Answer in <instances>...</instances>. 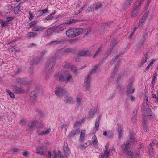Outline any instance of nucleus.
I'll use <instances>...</instances> for the list:
<instances>
[{
	"label": "nucleus",
	"mask_w": 158,
	"mask_h": 158,
	"mask_svg": "<svg viewBox=\"0 0 158 158\" xmlns=\"http://www.w3.org/2000/svg\"><path fill=\"white\" fill-rule=\"evenodd\" d=\"M102 47H100L98 49V50L94 55L93 56V58H95L98 54L102 52Z\"/></svg>",
	"instance_id": "36"
},
{
	"label": "nucleus",
	"mask_w": 158,
	"mask_h": 158,
	"mask_svg": "<svg viewBox=\"0 0 158 158\" xmlns=\"http://www.w3.org/2000/svg\"><path fill=\"white\" fill-rule=\"evenodd\" d=\"M21 4L22 2H21L15 7L14 12L15 14H18V12L20 9Z\"/></svg>",
	"instance_id": "32"
},
{
	"label": "nucleus",
	"mask_w": 158,
	"mask_h": 158,
	"mask_svg": "<svg viewBox=\"0 0 158 158\" xmlns=\"http://www.w3.org/2000/svg\"><path fill=\"white\" fill-rule=\"evenodd\" d=\"M16 80L17 83H19L21 85L22 84L25 85L30 84L29 82L26 81V80L24 79L19 78L17 79Z\"/></svg>",
	"instance_id": "18"
},
{
	"label": "nucleus",
	"mask_w": 158,
	"mask_h": 158,
	"mask_svg": "<svg viewBox=\"0 0 158 158\" xmlns=\"http://www.w3.org/2000/svg\"><path fill=\"white\" fill-rule=\"evenodd\" d=\"M97 112V110L95 109H91L89 112V118H93L94 117Z\"/></svg>",
	"instance_id": "25"
},
{
	"label": "nucleus",
	"mask_w": 158,
	"mask_h": 158,
	"mask_svg": "<svg viewBox=\"0 0 158 158\" xmlns=\"http://www.w3.org/2000/svg\"><path fill=\"white\" fill-rule=\"evenodd\" d=\"M43 14L41 10L38 11L36 13L37 16L40 17Z\"/></svg>",
	"instance_id": "54"
},
{
	"label": "nucleus",
	"mask_w": 158,
	"mask_h": 158,
	"mask_svg": "<svg viewBox=\"0 0 158 158\" xmlns=\"http://www.w3.org/2000/svg\"><path fill=\"white\" fill-rule=\"evenodd\" d=\"M99 156L100 157V158H106V156H105V154L104 153H100Z\"/></svg>",
	"instance_id": "56"
},
{
	"label": "nucleus",
	"mask_w": 158,
	"mask_h": 158,
	"mask_svg": "<svg viewBox=\"0 0 158 158\" xmlns=\"http://www.w3.org/2000/svg\"><path fill=\"white\" fill-rule=\"evenodd\" d=\"M113 136V134L111 131H109L107 132V134L106 137L107 138H110Z\"/></svg>",
	"instance_id": "46"
},
{
	"label": "nucleus",
	"mask_w": 158,
	"mask_h": 158,
	"mask_svg": "<svg viewBox=\"0 0 158 158\" xmlns=\"http://www.w3.org/2000/svg\"><path fill=\"white\" fill-rule=\"evenodd\" d=\"M133 0H127L125 3L123 4V7L124 9L128 8L130 5L131 4Z\"/></svg>",
	"instance_id": "24"
},
{
	"label": "nucleus",
	"mask_w": 158,
	"mask_h": 158,
	"mask_svg": "<svg viewBox=\"0 0 158 158\" xmlns=\"http://www.w3.org/2000/svg\"><path fill=\"white\" fill-rule=\"evenodd\" d=\"M0 23L1 24V26L2 27L8 26V23L7 21L6 22H4L1 19H0Z\"/></svg>",
	"instance_id": "37"
},
{
	"label": "nucleus",
	"mask_w": 158,
	"mask_h": 158,
	"mask_svg": "<svg viewBox=\"0 0 158 158\" xmlns=\"http://www.w3.org/2000/svg\"><path fill=\"white\" fill-rule=\"evenodd\" d=\"M123 52H121V53H120L118 55H117L115 56L114 57V58L112 60L113 61H114L117 60V59L119 56H120L121 55H123Z\"/></svg>",
	"instance_id": "44"
},
{
	"label": "nucleus",
	"mask_w": 158,
	"mask_h": 158,
	"mask_svg": "<svg viewBox=\"0 0 158 158\" xmlns=\"http://www.w3.org/2000/svg\"><path fill=\"white\" fill-rule=\"evenodd\" d=\"M148 17V14L145 13L139 21L140 23L138 25V27H142L143 26L144 23H145L146 20L147 19Z\"/></svg>",
	"instance_id": "10"
},
{
	"label": "nucleus",
	"mask_w": 158,
	"mask_h": 158,
	"mask_svg": "<svg viewBox=\"0 0 158 158\" xmlns=\"http://www.w3.org/2000/svg\"><path fill=\"white\" fill-rule=\"evenodd\" d=\"M41 10L42 14H43L45 13H46L48 12V8H46V9H44L42 10Z\"/></svg>",
	"instance_id": "61"
},
{
	"label": "nucleus",
	"mask_w": 158,
	"mask_h": 158,
	"mask_svg": "<svg viewBox=\"0 0 158 158\" xmlns=\"http://www.w3.org/2000/svg\"><path fill=\"white\" fill-rule=\"evenodd\" d=\"M80 131V129L79 128H76L75 129H73L68 135V137L70 139H71L72 137L79 134Z\"/></svg>",
	"instance_id": "8"
},
{
	"label": "nucleus",
	"mask_w": 158,
	"mask_h": 158,
	"mask_svg": "<svg viewBox=\"0 0 158 158\" xmlns=\"http://www.w3.org/2000/svg\"><path fill=\"white\" fill-rule=\"evenodd\" d=\"M71 65H70L68 63H67L66 62H65L63 65L64 67L66 68H68L70 69L71 66Z\"/></svg>",
	"instance_id": "49"
},
{
	"label": "nucleus",
	"mask_w": 158,
	"mask_h": 158,
	"mask_svg": "<svg viewBox=\"0 0 158 158\" xmlns=\"http://www.w3.org/2000/svg\"><path fill=\"white\" fill-rule=\"evenodd\" d=\"M76 101L77 102V105L78 107L79 106L81 105L83 102L82 98L81 97H77L76 99Z\"/></svg>",
	"instance_id": "28"
},
{
	"label": "nucleus",
	"mask_w": 158,
	"mask_h": 158,
	"mask_svg": "<svg viewBox=\"0 0 158 158\" xmlns=\"http://www.w3.org/2000/svg\"><path fill=\"white\" fill-rule=\"evenodd\" d=\"M70 69V70L72 71L74 73H77V70L76 69V67L75 66L71 65Z\"/></svg>",
	"instance_id": "38"
},
{
	"label": "nucleus",
	"mask_w": 158,
	"mask_h": 158,
	"mask_svg": "<svg viewBox=\"0 0 158 158\" xmlns=\"http://www.w3.org/2000/svg\"><path fill=\"white\" fill-rule=\"evenodd\" d=\"M148 52H143V55L142 58L141 65H143L146 61L148 58Z\"/></svg>",
	"instance_id": "20"
},
{
	"label": "nucleus",
	"mask_w": 158,
	"mask_h": 158,
	"mask_svg": "<svg viewBox=\"0 0 158 158\" xmlns=\"http://www.w3.org/2000/svg\"><path fill=\"white\" fill-rule=\"evenodd\" d=\"M105 154L106 158H108L109 156L110 151L108 150H105L104 153Z\"/></svg>",
	"instance_id": "43"
},
{
	"label": "nucleus",
	"mask_w": 158,
	"mask_h": 158,
	"mask_svg": "<svg viewBox=\"0 0 158 158\" xmlns=\"http://www.w3.org/2000/svg\"><path fill=\"white\" fill-rule=\"evenodd\" d=\"M55 94L58 96L64 95L66 93V89L60 86H58L55 88Z\"/></svg>",
	"instance_id": "6"
},
{
	"label": "nucleus",
	"mask_w": 158,
	"mask_h": 158,
	"mask_svg": "<svg viewBox=\"0 0 158 158\" xmlns=\"http://www.w3.org/2000/svg\"><path fill=\"white\" fill-rule=\"evenodd\" d=\"M47 51L46 50H44L42 51V52H40V54L41 55H44V54L46 53Z\"/></svg>",
	"instance_id": "63"
},
{
	"label": "nucleus",
	"mask_w": 158,
	"mask_h": 158,
	"mask_svg": "<svg viewBox=\"0 0 158 158\" xmlns=\"http://www.w3.org/2000/svg\"><path fill=\"white\" fill-rule=\"evenodd\" d=\"M141 4L140 1H138L135 3L131 13V17H136L138 16L141 8Z\"/></svg>",
	"instance_id": "4"
},
{
	"label": "nucleus",
	"mask_w": 158,
	"mask_h": 158,
	"mask_svg": "<svg viewBox=\"0 0 158 158\" xmlns=\"http://www.w3.org/2000/svg\"><path fill=\"white\" fill-rule=\"evenodd\" d=\"M125 155L129 156V158H134L133 153L130 151L128 150L125 152Z\"/></svg>",
	"instance_id": "33"
},
{
	"label": "nucleus",
	"mask_w": 158,
	"mask_h": 158,
	"mask_svg": "<svg viewBox=\"0 0 158 158\" xmlns=\"http://www.w3.org/2000/svg\"><path fill=\"white\" fill-rule=\"evenodd\" d=\"M46 28V27H44L36 25L33 27L32 31H33L41 32L43 31Z\"/></svg>",
	"instance_id": "12"
},
{
	"label": "nucleus",
	"mask_w": 158,
	"mask_h": 158,
	"mask_svg": "<svg viewBox=\"0 0 158 158\" xmlns=\"http://www.w3.org/2000/svg\"><path fill=\"white\" fill-rule=\"evenodd\" d=\"M63 151L65 155H68L70 153V151L68 147L67 144L66 143H64V146H63Z\"/></svg>",
	"instance_id": "22"
},
{
	"label": "nucleus",
	"mask_w": 158,
	"mask_h": 158,
	"mask_svg": "<svg viewBox=\"0 0 158 158\" xmlns=\"http://www.w3.org/2000/svg\"><path fill=\"white\" fill-rule=\"evenodd\" d=\"M143 125L145 130H146V131H147L148 130V127L147 126H146L145 124H144L143 123Z\"/></svg>",
	"instance_id": "60"
},
{
	"label": "nucleus",
	"mask_w": 158,
	"mask_h": 158,
	"mask_svg": "<svg viewBox=\"0 0 158 158\" xmlns=\"http://www.w3.org/2000/svg\"><path fill=\"white\" fill-rule=\"evenodd\" d=\"M64 100L66 103L72 104L74 102L73 99L71 97L65 96H64Z\"/></svg>",
	"instance_id": "19"
},
{
	"label": "nucleus",
	"mask_w": 158,
	"mask_h": 158,
	"mask_svg": "<svg viewBox=\"0 0 158 158\" xmlns=\"http://www.w3.org/2000/svg\"><path fill=\"white\" fill-rule=\"evenodd\" d=\"M81 123V122L80 121H76L75 122L74 124V126L75 127H77V126L79 125H80Z\"/></svg>",
	"instance_id": "48"
},
{
	"label": "nucleus",
	"mask_w": 158,
	"mask_h": 158,
	"mask_svg": "<svg viewBox=\"0 0 158 158\" xmlns=\"http://www.w3.org/2000/svg\"><path fill=\"white\" fill-rule=\"evenodd\" d=\"M26 123V120L25 119H23L20 121V124L22 126L25 125Z\"/></svg>",
	"instance_id": "50"
},
{
	"label": "nucleus",
	"mask_w": 158,
	"mask_h": 158,
	"mask_svg": "<svg viewBox=\"0 0 158 158\" xmlns=\"http://www.w3.org/2000/svg\"><path fill=\"white\" fill-rule=\"evenodd\" d=\"M102 6V5L100 3H97L93 4L91 5L88 8L91 9V11H94V10H97L99 8L101 7Z\"/></svg>",
	"instance_id": "11"
},
{
	"label": "nucleus",
	"mask_w": 158,
	"mask_h": 158,
	"mask_svg": "<svg viewBox=\"0 0 158 158\" xmlns=\"http://www.w3.org/2000/svg\"><path fill=\"white\" fill-rule=\"evenodd\" d=\"M54 32H55L54 27L49 28L47 30V34L45 35V37L50 36Z\"/></svg>",
	"instance_id": "15"
},
{
	"label": "nucleus",
	"mask_w": 158,
	"mask_h": 158,
	"mask_svg": "<svg viewBox=\"0 0 158 158\" xmlns=\"http://www.w3.org/2000/svg\"><path fill=\"white\" fill-rule=\"evenodd\" d=\"M53 19V16H51V15H49L45 19L47 20H49L52 19Z\"/></svg>",
	"instance_id": "53"
},
{
	"label": "nucleus",
	"mask_w": 158,
	"mask_h": 158,
	"mask_svg": "<svg viewBox=\"0 0 158 158\" xmlns=\"http://www.w3.org/2000/svg\"><path fill=\"white\" fill-rule=\"evenodd\" d=\"M112 50V48H110V50H109L107 51V54L106 55V57H107L111 53Z\"/></svg>",
	"instance_id": "55"
},
{
	"label": "nucleus",
	"mask_w": 158,
	"mask_h": 158,
	"mask_svg": "<svg viewBox=\"0 0 158 158\" xmlns=\"http://www.w3.org/2000/svg\"><path fill=\"white\" fill-rule=\"evenodd\" d=\"M130 139L128 142H125L122 144L121 146L122 150L125 153L126 151H128V149L130 148V146L131 144H133L135 141V139L132 137L131 134L129 135Z\"/></svg>",
	"instance_id": "3"
},
{
	"label": "nucleus",
	"mask_w": 158,
	"mask_h": 158,
	"mask_svg": "<svg viewBox=\"0 0 158 158\" xmlns=\"http://www.w3.org/2000/svg\"><path fill=\"white\" fill-rule=\"evenodd\" d=\"M84 30L83 28H70L66 32V36L68 38H74L81 34Z\"/></svg>",
	"instance_id": "1"
},
{
	"label": "nucleus",
	"mask_w": 158,
	"mask_h": 158,
	"mask_svg": "<svg viewBox=\"0 0 158 158\" xmlns=\"http://www.w3.org/2000/svg\"><path fill=\"white\" fill-rule=\"evenodd\" d=\"M85 131H82L81 133L79 140L82 143L83 142L85 136Z\"/></svg>",
	"instance_id": "30"
},
{
	"label": "nucleus",
	"mask_w": 158,
	"mask_h": 158,
	"mask_svg": "<svg viewBox=\"0 0 158 158\" xmlns=\"http://www.w3.org/2000/svg\"><path fill=\"white\" fill-rule=\"evenodd\" d=\"M36 23V22L35 21H32L31 23H29V27H28V29L30 28L31 27L33 28V27L34 26H35V24Z\"/></svg>",
	"instance_id": "41"
},
{
	"label": "nucleus",
	"mask_w": 158,
	"mask_h": 158,
	"mask_svg": "<svg viewBox=\"0 0 158 158\" xmlns=\"http://www.w3.org/2000/svg\"><path fill=\"white\" fill-rule=\"evenodd\" d=\"M76 21L74 19L72 20H68L65 21V23L67 24H72L75 22Z\"/></svg>",
	"instance_id": "40"
},
{
	"label": "nucleus",
	"mask_w": 158,
	"mask_h": 158,
	"mask_svg": "<svg viewBox=\"0 0 158 158\" xmlns=\"http://www.w3.org/2000/svg\"><path fill=\"white\" fill-rule=\"evenodd\" d=\"M13 19V18L11 17H9L7 18V22L12 20Z\"/></svg>",
	"instance_id": "57"
},
{
	"label": "nucleus",
	"mask_w": 158,
	"mask_h": 158,
	"mask_svg": "<svg viewBox=\"0 0 158 158\" xmlns=\"http://www.w3.org/2000/svg\"><path fill=\"white\" fill-rule=\"evenodd\" d=\"M69 124V123L67 122H64L63 124L61 125V127L62 128H63L65 127V131H67V126H68Z\"/></svg>",
	"instance_id": "39"
},
{
	"label": "nucleus",
	"mask_w": 158,
	"mask_h": 158,
	"mask_svg": "<svg viewBox=\"0 0 158 158\" xmlns=\"http://www.w3.org/2000/svg\"><path fill=\"white\" fill-rule=\"evenodd\" d=\"M117 89L119 90V92L122 94L124 91V88L123 86L119 85L117 87Z\"/></svg>",
	"instance_id": "34"
},
{
	"label": "nucleus",
	"mask_w": 158,
	"mask_h": 158,
	"mask_svg": "<svg viewBox=\"0 0 158 158\" xmlns=\"http://www.w3.org/2000/svg\"><path fill=\"white\" fill-rule=\"evenodd\" d=\"M14 8L12 6L9 5L8 6V11L6 12V13H10L13 10Z\"/></svg>",
	"instance_id": "45"
},
{
	"label": "nucleus",
	"mask_w": 158,
	"mask_h": 158,
	"mask_svg": "<svg viewBox=\"0 0 158 158\" xmlns=\"http://www.w3.org/2000/svg\"><path fill=\"white\" fill-rule=\"evenodd\" d=\"M153 148L151 147L149 149V154L150 156H153L154 155V152L153 151Z\"/></svg>",
	"instance_id": "47"
},
{
	"label": "nucleus",
	"mask_w": 158,
	"mask_h": 158,
	"mask_svg": "<svg viewBox=\"0 0 158 158\" xmlns=\"http://www.w3.org/2000/svg\"><path fill=\"white\" fill-rule=\"evenodd\" d=\"M36 152L40 155H44L46 153L47 150L45 146L38 147L36 149Z\"/></svg>",
	"instance_id": "7"
},
{
	"label": "nucleus",
	"mask_w": 158,
	"mask_h": 158,
	"mask_svg": "<svg viewBox=\"0 0 158 158\" xmlns=\"http://www.w3.org/2000/svg\"><path fill=\"white\" fill-rule=\"evenodd\" d=\"M6 91L9 94V95L11 97L13 98H15V95L12 92H11L8 89H6Z\"/></svg>",
	"instance_id": "42"
},
{
	"label": "nucleus",
	"mask_w": 158,
	"mask_h": 158,
	"mask_svg": "<svg viewBox=\"0 0 158 158\" xmlns=\"http://www.w3.org/2000/svg\"><path fill=\"white\" fill-rule=\"evenodd\" d=\"M91 75V74H90V73H89V74L87 75L86 78H85V83H90Z\"/></svg>",
	"instance_id": "35"
},
{
	"label": "nucleus",
	"mask_w": 158,
	"mask_h": 158,
	"mask_svg": "<svg viewBox=\"0 0 158 158\" xmlns=\"http://www.w3.org/2000/svg\"><path fill=\"white\" fill-rule=\"evenodd\" d=\"M13 90L15 93L19 94L24 92L25 90L20 87H17L16 85H14L13 87Z\"/></svg>",
	"instance_id": "14"
},
{
	"label": "nucleus",
	"mask_w": 158,
	"mask_h": 158,
	"mask_svg": "<svg viewBox=\"0 0 158 158\" xmlns=\"http://www.w3.org/2000/svg\"><path fill=\"white\" fill-rule=\"evenodd\" d=\"M78 55L85 57H89L91 56V52L87 50H82L79 51Z\"/></svg>",
	"instance_id": "9"
},
{
	"label": "nucleus",
	"mask_w": 158,
	"mask_h": 158,
	"mask_svg": "<svg viewBox=\"0 0 158 158\" xmlns=\"http://www.w3.org/2000/svg\"><path fill=\"white\" fill-rule=\"evenodd\" d=\"M100 116L97 117L96 119L95 123V128L96 130L98 129V127L99 126L100 121Z\"/></svg>",
	"instance_id": "29"
},
{
	"label": "nucleus",
	"mask_w": 158,
	"mask_h": 158,
	"mask_svg": "<svg viewBox=\"0 0 158 158\" xmlns=\"http://www.w3.org/2000/svg\"><path fill=\"white\" fill-rule=\"evenodd\" d=\"M71 51V50L70 48H67L65 49L64 52L66 53H69Z\"/></svg>",
	"instance_id": "58"
},
{
	"label": "nucleus",
	"mask_w": 158,
	"mask_h": 158,
	"mask_svg": "<svg viewBox=\"0 0 158 158\" xmlns=\"http://www.w3.org/2000/svg\"><path fill=\"white\" fill-rule=\"evenodd\" d=\"M72 76L68 73L61 74L59 76V81L64 82L66 83L70 81L72 79Z\"/></svg>",
	"instance_id": "5"
},
{
	"label": "nucleus",
	"mask_w": 158,
	"mask_h": 158,
	"mask_svg": "<svg viewBox=\"0 0 158 158\" xmlns=\"http://www.w3.org/2000/svg\"><path fill=\"white\" fill-rule=\"evenodd\" d=\"M50 131H51V129L50 128L48 129L46 131H44V134H45V135L48 134L50 133Z\"/></svg>",
	"instance_id": "52"
},
{
	"label": "nucleus",
	"mask_w": 158,
	"mask_h": 158,
	"mask_svg": "<svg viewBox=\"0 0 158 158\" xmlns=\"http://www.w3.org/2000/svg\"><path fill=\"white\" fill-rule=\"evenodd\" d=\"M38 122L37 121H30L28 124V127L30 128H32L33 127H36L37 126Z\"/></svg>",
	"instance_id": "26"
},
{
	"label": "nucleus",
	"mask_w": 158,
	"mask_h": 158,
	"mask_svg": "<svg viewBox=\"0 0 158 158\" xmlns=\"http://www.w3.org/2000/svg\"><path fill=\"white\" fill-rule=\"evenodd\" d=\"M117 130L119 134V137H121L123 133L122 129V126L119 123H118L117 124Z\"/></svg>",
	"instance_id": "23"
},
{
	"label": "nucleus",
	"mask_w": 158,
	"mask_h": 158,
	"mask_svg": "<svg viewBox=\"0 0 158 158\" xmlns=\"http://www.w3.org/2000/svg\"><path fill=\"white\" fill-rule=\"evenodd\" d=\"M56 60L54 59H52L48 60L47 62L45 71L46 73V77L47 78V76L53 71L52 68L54 66Z\"/></svg>",
	"instance_id": "2"
},
{
	"label": "nucleus",
	"mask_w": 158,
	"mask_h": 158,
	"mask_svg": "<svg viewBox=\"0 0 158 158\" xmlns=\"http://www.w3.org/2000/svg\"><path fill=\"white\" fill-rule=\"evenodd\" d=\"M89 144H91L92 143L95 147H97L98 144V142L97 139V138L95 135H94L92 139V141H89Z\"/></svg>",
	"instance_id": "16"
},
{
	"label": "nucleus",
	"mask_w": 158,
	"mask_h": 158,
	"mask_svg": "<svg viewBox=\"0 0 158 158\" xmlns=\"http://www.w3.org/2000/svg\"><path fill=\"white\" fill-rule=\"evenodd\" d=\"M63 40H60L54 41H50L47 43V45H51L53 46L60 44L62 42Z\"/></svg>",
	"instance_id": "17"
},
{
	"label": "nucleus",
	"mask_w": 158,
	"mask_h": 158,
	"mask_svg": "<svg viewBox=\"0 0 158 158\" xmlns=\"http://www.w3.org/2000/svg\"><path fill=\"white\" fill-rule=\"evenodd\" d=\"M90 83L86 84L85 86L86 90H89L90 89Z\"/></svg>",
	"instance_id": "51"
},
{
	"label": "nucleus",
	"mask_w": 158,
	"mask_h": 158,
	"mask_svg": "<svg viewBox=\"0 0 158 158\" xmlns=\"http://www.w3.org/2000/svg\"><path fill=\"white\" fill-rule=\"evenodd\" d=\"M37 34L36 33L30 32H29L26 35V37L27 38H34L37 36Z\"/></svg>",
	"instance_id": "27"
},
{
	"label": "nucleus",
	"mask_w": 158,
	"mask_h": 158,
	"mask_svg": "<svg viewBox=\"0 0 158 158\" xmlns=\"http://www.w3.org/2000/svg\"><path fill=\"white\" fill-rule=\"evenodd\" d=\"M54 27L55 30V32L57 33H59L65 28V27L61 24L58 25H56Z\"/></svg>",
	"instance_id": "13"
},
{
	"label": "nucleus",
	"mask_w": 158,
	"mask_h": 158,
	"mask_svg": "<svg viewBox=\"0 0 158 158\" xmlns=\"http://www.w3.org/2000/svg\"><path fill=\"white\" fill-rule=\"evenodd\" d=\"M99 66L98 65H95L90 71L89 73L92 74V73H95L99 69Z\"/></svg>",
	"instance_id": "31"
},
{
	"label": "nucleus",
	"mask_w": 158,
	"mask_h": 158,
	"mask_svg": "<svg viewBox=\"0 0 158 158\" xmlns=\"http://www.w3.org/2000/svg\"><path fill=\"white\" fill-rule=\"evenodd\" d=\"M132 86V84L130 83L127 86V90L126 91L127 94H133L135 90V88H133L132 90H131V88Z\"/></svg>",
	"instance_id": "21"
},
{
	"label": "nucleus",
	"mask_w": 158,
	"mask_h": 158,
	"mask_svg": "<svg viewBox=\"0 0 158 158\" xmlns=\"http://www.w3.org/2000/svg\"><path fill=\"white\" fill-rule=\"evenodd\" d=\"M13 151L15 152H17L19 151V150L16 148H15L12 149Z\"/></svg>",
	"instance_id": "59"
},
{
	"label": "nucleus",
	"mask_w": 158,
	"mask_h": 158,
	"mask_svg": "<svg viewBox=\"0 0 158 158\" xmlns=\"http://www.w3.org/2000/svg\"><path fill=\"white\" fill-rule=\"evenodd\" d=\"M28 153L29 152H28L25 151V152H23L22 154L23 156H26L28 155Z\"/></svg>",
	"instance_id": "62"
},
{
	"label": "nucleus",
	"mask_w": 158,
	"mask_h": 158,
	"mask_svg": "<svg viewBox=\"0 0 158 158\" xmlns=\"http://www.w3.org/2000/svg\"><path fill=\"white\" fill-rule=\"evenodd\" d=\"M135 34V32H134V31H132L131 33L130 34V35L129 36V38H131L132 37H133V36Z\"/></svg>",
	"instance_id": "64"
}]
</instances>
